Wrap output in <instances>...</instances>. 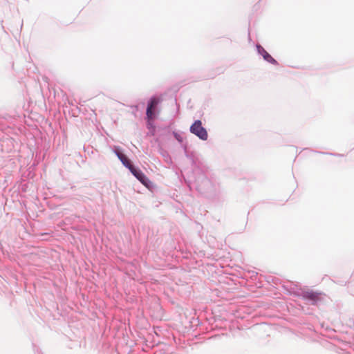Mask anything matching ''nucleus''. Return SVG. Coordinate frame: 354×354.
Listing matches in <instances>:
<instances>
[{"label":"nucleus","mask_w":354,"mask_h":354,"mask_svg":"<svg viewBox=\"0 0 354 354\" xmlns=\"http://www.w3.org/2000/svg\"><path fill=\"white\" fill-rule=\"evenodd\" d=\"M174 100H175L176 104H177V97L176 96H175Z\"/></svg>","instance_id":"nucleus-10"},{"label":"nucleus","mask_w":354,"mask_h":354,"mask_svg":"<svg viewBox=\"0 0 354 354\" xmlns=\"http://www.w3.org/2000/svg\"><path fill=\"white\" fill-rule=\"evenodd\" d=\"M259 53L263 57L264 59L273 64H277V61L261 46H258Z\"/></svg>","instance_id":"nucleus-5"},{"label":"nucleus","mask_w":354,"mask_h":354,"mask_svg":"<svg viewBox=\"0 0 354 354\" xmlns=\"http://www.w3.org/2000/svg\"><path fill=\"white\" fill-rule=\"evenodd\" d=\"M173 136L177 140L178 134H177V131H173Z\"/></svg>","instance_id":"nucleus-9"},{"label":"nucleus","mask_w":354,"mask_h":354,"mask_svg":"<svg viewBox=\"0 0 354 354\" xmlns=\"http://www.w3.org/2000/svg\"><path fill=\"white\" fill-rule=\"evenodd\" d=\"M114 153L118 158V159L121 161L122 165L126 168H129L132 162L128 158V157L123 153L122 149L120 147H115L113 149Z\"/></svg>","instance_id":"nucleus-4"},{"label":"nucleus","mask_w":354,"mask_h":354,"mask_svg":"<svg viewBox=\"0 0 354 354\" xmlns=\"http://www.w3.org/2000/svg\"><path fill=\"white\" fill-rule=\"evenodd\" d=\"M161 154L164 158V160H165V163L167 164V167H171L173 168L174 172L176 174H177V169H176V168H175L173 161H172V159H171V157L169 154V153L167 151H162L161 152Z\"/></svg>","instance_id":"nucleus-6"},{"label":"nucleus","mask_w":354,"mask_h":354,"mask_svg":"<svg viewBox=\"0 0 354 354\" xmlns=\"http://www.w3.org/2000/svg\"><path fill=\"white\" fill-rule=\"evenodd\" d=\"M131 173L145 187H149L151 184V180L146 176V175L138 168L136 167L133 163L131 164L128 168Z\"/></svg>","instance_id":"nucleus-2"},{"label":"nucleus","mask_w":354,"mask_h":354,"mask_svg":"<svg viewBox=\"0 0 354 354\" xmlns=\"http://www.w3.org/2000/svg\"><path fill=\"white\" fill-rule=\"evenodd\" d=\"M147 122L146 126L147 128L149 129V132L148 134L151 136H154L156 133V126L154 124V120L155 119H149V118L146 117Z\"/></svg>","instance_id":"nucleus-7"},{"label":"nucleus","mask_w":354,"mask_h":354,"mask_svg":"<svg viewBox=\"0 0 354 354\" xmlns=\"http://www.w3.org/2000/svg\"><path fill=\"white\" fill-rule=\"evenodd\" d=\"M190 131L192 133L198 136L203 140H206L208 138V134L206 129L202 126L201 120H196L191 126Z\"/></svg>","instance_id":"nucleus-3"},{"label":"nucleus","mask_w":354,"mask_h":354,"mask_svg":"<svg viewBox=\"0 0 354 354\" xmlns=\"http://www.w3.org/2000/svg\"><path fill=\"white\" fill-rule=\"evenodd\" d=\"M160 102V99L156 95H153L149 98L147 102L146 109L147 118H149V119H156L159 113L158 110V106Z\"/></svg>","instance_id":"nucleus-1"},{"label":"nucleus","mask_w":354,"mask_h":354,"mask_svg":"<svg viewBox=\"0 0 354 354\" xmlns=\"http://www.w3.org/2000/svg\"><path fill=\"white\" fill-rule=\"evenodd\" d=\"M304 297L313 301H316L320 299V294L313 292H306L304 294Z\"/></svg>","instance_id":"nucleus-8"}]
</instances>
